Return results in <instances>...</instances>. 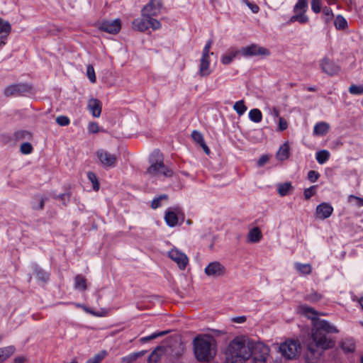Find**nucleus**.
Listing matches in <instances>:
<instances>
[{
	"label": "nucleus",
	"instance_id": "f257e3e1",
	"mask_svg": "<svg viewBox=\"0 0 363 363\" xmlns=\"http://www.w3.org/2000/svg\"><path fill=\"white\" fill-rule=\"evenodd\" d=\"M302 311L312 320L311 334L303 342V358L306 363H318L323 352L335 346L331 335L339 330L328 321L316 317L313 308L303 306Z\"/></svg>",
	"mask_w": 363,
	"mask_h": 363
},
{
	"label": "nucleus",
	"instance_id": "f03ea898",
	"mask_svg": "<svg viewBox=\"0 0 363 363\" xmlns=\"http://www.w3.org/2000/svg\"><path fill=\"white\" fill-rule=\"evenodd\" d=\"M249 339L243 337L234 338L225 351L227 363H245L250 357Z\"/></svg>",
	"mask_w": 363,
	"mask_h": 363
},
{
	"label": "nucleus",
	"instance_id": "7ed1b4c3",
	"mask_svg": "<svg viewBox=\"0 0 363 363\" xmlns=\"http://www.w3.org/2000/svg\"><path fill=\"white\" fill-rule=\"evenodd\" d=\"M193 345L195 357L199 362H208L216 354V341L211 335H198Z\"/></svg>",
	"mask_w": 363,
	"mask_h": 363
},
{
	"label": "nucleus",
	"instance_id": "20e7f679",
	"mask_svg": "<svg viewBox=\"0 0 363 363\" xmlns=\"http://www.w3.org/2000/svg\"><path fill=\"white\" fill-rule=\"evenodd\" d=\"M150 166L147 169V173L152 176H158L160 174L166 177H170L173 175V171L166 167L163 162V157L159 150H155L150 157Z\"/></svg>",
	"mask_w": 363,
	"mask_h": 363
},
{
	"label": "nucleus",
	"instance_id": "39448f33",
	"mask_svg": "<svg viewBox=\"0 0 363 363\" xmlns=\"http://www.w3.org/2000/svg\"><path fill=\"white\" fill-rule=\"evenodd\" d=\"M281 355L286 359H294L300 354L301 346L298 340L289 339L279 346Z\"/></svg>",
	"mask_w": 363,
	"mask_h": 363
},
{
	"label": "nucleus",
	"instance_id": "423d86ee",
	"mask_svg": "<svg viewBox=\"0 0 363 363\" xmlns=\"http://www.w3.org/2000/svg\"><path fill=\"white\" fill-rule=\"evenodd\" d=\"M249 345L250 349V357L255 363H264L269 352L267 346L262 342H254L249 340Z\"/></svg>",
	"mask_w": 363,
	"mask_h": 363
},
{
	"label": "nucleus",
	"instance_id": "0eeeda50",
	"mask_svg": "<svg viewBox=\"0 0 363 363\" xmlns=\"http://www.w3.org/2000/svg\"><path fill=\"white\" fill-rule=\"evenodd\" d=\"M160 27V22L154 18H147L142 16L141 18H136L133 21V29L142 32L150 28L153 30H157Z\"/></svg>",
	"mask_w": 363,
	"mask_h": 363
},
{
	"label": "nucleus",
	"instance_id": "6e6552de",
	"mask_svg": "<svg viewBox=\"0 0 363 363\" xmlns=\"http://www.w3.org/2000/svg\"><path fill=\"white\" fill-rule=\"evenodd\" d=\"M240 54L245 57L253 56H269L270 51L266 48L262 47L257 44L253 43L240 50Z\"/></svg>",
	"mask_w": 363,
	"mask_h": 363
},
{
	"label": "nucleus",
	"instance_id": "1a4fd4ad",
	"mask_svg": "<svg viewBox=\"0 0 363 363\" xmlns=\"http://www.w3.org/2000/svg\"><path fill=\"white\" fill-rule=\"evenodd\" d=\"M32 87L26 83L13 84L6 86L4 91V94L6 97L23 96L26 93L30 92Z\"/></svg>",
	"mask_w": 363,
	"mask_h": 363
},
{
	"label": "nucleus",
	"instance_id": "9d476101",
	"mask_svg": "<svg viewBox=\"0 0 363 363\" xmlns=\"http://www.w3.org/2000/svg\"><path fill=\"white\" fill-rule=\"evenodd\" d=\"M226 272L225 267L218 261L210 262L204 269L206 275L212 278L223 277Z\"/></svg>",
	"mask_w": 363,
	"mask_h": 363
},
{
	"label": "nucleus",
	"instance_id": "9b49d317",
	"mask_svg": "<svg viewBox=\"0 0 363 363\" xmlns=\"http://www.w3.org/2000/svg\"><path fill=\"white\" fill-rule=\"evenodd\" d=\"M162 7V3L161 0H150V2L143 8L141 16L147 18H154L160 13Z\"/></svg>",
	"mask_w": 363,
	"mask_h": 363
},
{
	"label": "nucleus",
	"instance_id": "f8f14e48",
	"mask_svg": "<svg viewBox=\"0 0 363 363\" xmlns=\"http://www.w3.org/2000/svg\"><path fill=\"white\" fill-rule=\"evenodd\" d=\"M96 155L104 167L113 168L116 166L117 158L115 155L111 154L104 150H99L96 151Z\"/></svg>",
	"mask_w": 363,
	"mask_h": 363
},
{
	"label": "nucleus",
	"instance_id": "ddd939ff",
	"mask_svg": "<svg viewBox=\"0 0 363 363\" xmlns=\"http://www.w3.org/2000/svg\"><path fill=\"white\" fill-rule=\"evenodd\" d=\"M168 256L171 259L177 263L178 267L182 270H184L189 263L187 256L177 249L171 250L168 252Z\"/></svg>",
	"mask_w": 363,
	"mask_h": 363
},
{
	"label": "nucleus",
	"instance_id": "4468645a",
	"mask_svg": "<svg viewBox=\"0 0 363 363\" xmlns=\"http://www.w3.org/2000/svg\"><path fill=\"white\" fill-rule=\"evenodd\" d=\"M320 65L322 71L329 76L336 75L340 71V66L328 57L322 59Z\"/></svg>",
	"mask_w": 363,
	"mask_h": 363
},
{
	"label": "nucleus",
	"instance_id": "2eb2a0df",
	"mask_svg": "<svg viewBox=\"0 0 363 363\" xmlns=\"http://www.w3.org/2000/svg\"><path fill=\"white\" fill-rule=\"evenodd\" d=\"M121 28V21L118 18L110 21H104L99 26V29L110 34L118 33Z\"/></svg>",
	"mask_w": 363,
	"mask_h": 363
},
{
	"label": "nucleus",
	"instance_id": "dca6fc26",
	"mask_svg": "<svg viewBox=\"0 0 363 363\" xmlns=\"http://www.w3.org/2000/svg\"><path fill=\"white\" fill-rule=\"evenodd\" d=\"M333 212V206L328 203H321L316 207V217L320 220L329 218Z\"/></svg>",
	"mask_w": 363,
	"mask_h": 363
},
{
	"label": "nucleus",
	"instance_id": "f3484780",
	"mask_svg": "<svg viewBox=\"0 0 363 363\" xmlns=\"http://www.w3.org/2000/svg\"><path fill=\"white\" fill-rule=\"evenodd\" d=\"M88 109L95 118L100 116L101 113V103L97 99H91L88 101Z\"/></svg>",
	"mask_w": 363,
	"mask_h": 363
},
{
	"label": "nucleus",
	"instance_id": "a211bd4d",
	"mask_svg": "<svg viewBox=\"0 0 363 363\" xmlns=\"http://www.w3.org/2000/svg\"><path fill=\"white\" fill-rule=\"evenodd\" d=\"M211 72L209 56L202 55L199 66V74L201 77H207Z\"/></svg>",
	"mask_w": 363,
	"mask_h": 363
},
{
	"label": "nucleus",
	"instance_id": "6ab92c4d",
	"mask_svg": "<svg viewBox=\"0 0 363 363\" xmlns=\"http://www.w3.org/2000/svg\"><path fill=\"white\" fill-rule=\"evenodd\" d=\"M179 208H175L174 211L168 210L164 216V220L169 227H174L178 223V217L177 213L179 212Z\"/></svg>",
	"mask_w": 363,
	"mask_h": 363
},
{
	"label": "nucleus",
	"instance_id": "aec40b11",
	"mask_svg": "<svg viewBox=\"0 0 363 363\" xmlns=\"http://www.w3.org/2000/svg\"><path fill=\"white\" fill-rule=\"evenodd\" d=\"M340 347L345 352L351 353L355 350V342L352 338H345L341 341Z\"/></svg>",
	"mask_w": 363,
	"mask_h": 363
},
{
	"label": "nucleus",
	"instance_id": "412c9836",
	"mask_svg": "<svg viewBox=\"0 0 363 363\" xmlns=\"http://www.w3.org/2000/svg\"><path fill=\"white\" fill-rule=\"evenodd\" d=\"M74 289L84 291L87 289L86 279L82 274H77L74 277Z\"/></svg>",
	"mask_w": 363,
	"mask_h": 363
},
{
	"label": "nucleus",
	"instance_id": "4be33fe9",
	"mask_svg": "<svg viewBox=\"0 0 363 363\" xmlns=\"http://www.w3.org/2000/svg\"><path fill=\"white\" fill-rule=\"evenodd\" d=\"M262 238L261 230L257 227L252 228L247 235L248 241L253 243L258 242Z\"/></svg>",
	"mask_w": 363,
	"mask_h": 363
},
{
	"label": "nucleus",
	"instance_id": "5701e85b",
	"mask_svg": "<svg viewBox=\"0 0 363 363\" xmlns=\"http://www.w3.org/2000/svg\"><path fill=\"white\" fill-rule=\"evenodd\" d=\"M329 125L325 122H319L316 123L313 128V135H324L329 130Z\"/></svg>",
	"mask_w": 363,
	"mask_h": 363
},
{
	"label": "nucleus",
	"instance_id": "b1692460",
	"mask_svg": "<svg viewBox=\"0 0 363 363\" xmlns=\"http://www.w3.org/2000/svg\"><path fill=\"white\" fill-rule=\"evenodd\" d=\"M295 21L304 24L308 21V17L306 15V12L301 11L295 13V14L289 18L288 23H292Z\"/></svg>",
	"mask_w": 363,
	"mask_h": 363
},
{
	"label": "nucleus",
	"instance_id": "393cba45",
	"mask_svg": "<svg viewBox=\"0 0 363 363\" xmlns=\"http://www.w3.org/2000/svg\"><path fill=\"white\" fill-rule=\"evenodd\" d=\"M289 156V146L287 143L283 144L277 152V157L280 161L286 160Z\"/></svg>",
	"mask_w": 363,
	"mask_h": 363
},
{
	"label": "nucleus",
	"instance_id": "a878e982",
	"mask_svg": "<svg viewBox=\"0 0 363 363\" xmlns=\"http://www.w3.org/2000/svg\"><path fill=\"white\" fill-rule=\"evenodd\" d=\"M238 54L240 50H230L221 57V62L223 65H229Z\"/></svg>",
	"mask_w": 363,
	"mask_h": 363
},
{
	"label": "nucleus",
	"instance_id": "bb28decb",
	"mask_svg": "<svg viewBox=\"0 0 363 363\" xmlns=\"http://www.w3.org/2000/svg\"><path fill=\"white\" fill-rule=\"evenodd\" d=\"M14 352L15 347L12 345L0 348V362L7 359Z\"/></svg>",
	"mask_w": 363,
	"mask_h": 363
},
{
	"label": "nucleus",
	"instance_id": "cd10ccee",
	"mask_svg": "<svg viewBox=\"0 0 363 363\" xmlns=\"http://www.w3.org/2000/svg\"><path fill=\"white\" fill-rule=\"evenodd\" d=\"M164 351V347L159 346L157 347L149 356L148 362L150 363H156L159 361L160 357L162 355Z\"/></svg>",
	"mask_w": 363,
	"mask_h": 363
},
{
	"label": "nucleus",
	"instance_id": "c85d7f7f",
	"mask_svg": "<svg viewBox=\"0 0 363 363\" xmlns=\"http://www.w3.org/2000/svg\"><path fill=\"white\" fill-rule=\"evenodd\" d=\"M294 267L301 274L307 275L310 274L312 271V267L310 264H301L300 262H296Z\"/></svg>",
	"mask_w": 363,
	"mask_h": 363
},
{
	"label": "nucleus",
	"instance_id": "c756f323",
	"mask_svg": "<svg viewBox=\"0 0 363 363\" xmlns=\"http://www.w3.org/2000/svg\"><path fill=\"white\" fill-rule=\"evenodd\" d=\"M33 269L38 280L46 282L49 279L48 273L40 269L37 264H34Z\"/></svg>",
	"mask_w": 363,
	"mask_h": 363
},
{
	"label": "nucleus",
	"instance_id": "7c9ffc66",
	"mask_svg": "<svg viewBox=\"0 0 363 363\" xmlns=\"http://www.w3.org/2000/svg\"><path fill=\"white\" fill-rule=\"evenodd\" d=\"M11 30V26L7 21H4L0 18V34L6 35V37L9 35Z\"/></svg>",
	"mask_w": 363,
	"mask_h": 363
},
{
	"label": "nucleus",
	"instance_id": "2f4dec72",
	"mask_svg": "<svg viewBox=\"0 0 363 363\" xmlns=\"http://www.w3.org/2000/svg\"><path fill=\"white\" fill-rule=\"evenodd\" d=\"M250 119L255 123H259L262 119V114L259 109L253 108L249 112Z\"/></svg>",
	"mask_w": 363,
	"mask_h": 363
},
{
	"label": "nucleus",
	"instance_id": "473e14b6",
	"mask_svg": "<svg viewBox=\"0 0 363 363\" xmlns=\"http://www.w3.org/2000/svg\"><path fill=\"white\" fill-rule=\"evenodd\" d=\"M330 157V152L326 150H323L316 152V160L320 164L326 162Z\"/></svg>",
	"mask_w": 363,
	"mask_h": 363
},
{
	"label": "nucleus",
	"instance_id": "72a5a7b5",
	"mask_svg": "<svg viewBox=\"0 0 363 363\" xmlns=\"http://www.w3.org/2000/svg\"><path fill=\"white\" fill-rule=\"evenodd\" d=\"M334 24L337 30H343L347 27V22L342 15L336 16Z\"/></svg>",
	"mask_w": 363,
	"mask_h": 363
},
{
	"label": "nucleus",
	"instance_id": "f704fd0d",
	"mask_svg": "<svg viewBox=\"0 0 363 363\" xmlns=\"http://www.w3.org/2000/svg\"><path fill=\"white\" fill-rule=\"evenodd\" d=\"M308 9L307 0H298V2L294 7V12L298 13L301 11L306 12Z\"/></svg>",
	"mask_w": 363,
	"mask_h": 363
},
{
	"label": "nucleus",
	"instance_id": "c9c22d12",
	"mask_svg": "<svg viewBox=\"0 0 363 363\" xmlns=\"http://www.w3.org/2000/svg\"><path fill=\"white\" fill-rule=\"evenodd\" d=\"M233 109L237 112L239 116H242L247 111V106L244 104L243 100L238 101L235 103Z\"/></svg>",
	"mask_w": 363,
	"mask_h": 363
},
{
	"label": "nucleus",
	"instance_id": "e433bc0d",
	"mask_svg": "<svg viewBox=\"0 0 363 363\" xmlns=\"http://www.w3.org/2000/svg\"><path fill=\"white\" fill-rule=\"evenodd\" d=\"M167 333H168V331H161V332H158V333H154L151 334L150 335L141 337L140 339V342L142 343H145V342H147L152 340H154L158 337L163 336Z\"/></svg>",
	"mask_w": 363,
	"mask_h": 363
},
{
	"label": "nucleus",
	"instance_id": "4c0bfd02",
	"mask_svg": "<svg viewBox=\"0 0 363 363\" xmlns=\"http://www.w3.org/2000/svg\"><path fill=\"white\" fill-rule=\"evenodd\" d=\"M291 188L292 186L290 182L280 184L278 186V193L281 196H286Z\"/></svg>",
	"mask_w": 363,
	"mask_h": 363
},
{
	"label": "nucleus",
	"instance_id": "58836bf2",
	"mask_svg": "<svg viewBox=\"0 0 363 363\" xmlns=\"http://www.w3.org/2000/svg\"><path fill=\"white\" fill-rule=\"evenodd\" d=\"M168 196L167 194H162L152 200L151 207L153 209H156L161 206L162 200H167Z\"/></svg>",
	"mask_w": 363,
	"mask_h": 363
},
{
	"label": "nucleus",
	"instance_id": "ea45409f",
	"mask_svg": "<svg viewBox=\"0 0 363 363\" xmlns=\"http://www.w3.org/2000/svg\"><path fill=\"white\" fill-rule=\"evenodd\" d=\"M86 76L91 83H95L96 78L94 67L91 65H89L86 67Z\"/></svg>",
	"mask_w": 363,
	"mask_h": 363
},
{
	"label": "nucleus",
	"instance_id": "a19ab883",
	"mask_svg": "<svg viewBox=\"0 0 363 363\" xmlns=\"http://www.w3.org/2000/svg\"><path fill=\"white\" fill-rule=\"evenodd\" d=\"M349 92L354 95H361L363 94V85L352 84L349 87Z\"/></svg>",
	"mask_w": 363,
	"mask_h": 363
},
{
	"label": "nucleus",
	"instance_id": "79ce46f5",
	"mask_svg": "<svg viewBox=\"0 0 363 363\" xmlns=\"http://www.w3.org/2000/svg\"><path fill=\"white\" fill-rule=\"evenodd\" d=\"M88 179L93 184V189L95 191H98L99 189V184L97 180L96 176L94 172H89L87 174Z\"/></svg>",
	"mask_w": 363,
	"mask_h": 363
},
{
	"label": "nucleus",
	"instance_id": "37998d69",
	"mask_svg": "<svg viewBox=\"0 0 363 363\" xmlns=\"http://www.w3.org/2000/svg\"><path fill=\"white\" fill-rule=\"evenodd\" d=\"M191 137L194 142L199 144L200 145L205 142L203 135L197 130H194L192 132Z\"/></svg>",
	"mask_w": 363,
	"mask_h": 363
},
{
	"label": "nucleus",
	"instance_id": "c03bdc74",
	"mask_svg": "<svg viewBox=\"0 0 363 363\" xmlns=\"http://www.w3.org/2000/svg\"><path fill=\"white\" fill-rule=\"evenodd\" d=\"M56 122L60 126H66L69 124L70 121L66 116H60L57 117Z\"/></svg>",
	"mask_w": 363,
	"mask_h": 363
},
{
	"label": "nucleus",
	"instance_id": "a18cd8bd",
	"mask_svg": "<svg viewBox=\"0 0 363 363\" xmlns=\"http://www.w3.org/2000/svg\"><path fill=\"white\" fill-rule=\"evenodd\" d=\"M21 152L23 154H30L33 151V147L30 143H23L20 147Z\"/></svg>",
	"mask_w": 363,
	"mask_h": 363
},
{
	"label": "nucleus",
	"instance_id": "49530a36",
	"mask_svg": "<svg viewBox=\"0 0 363 363\" xmlns=\"http://www.w3.org/2000/svg\"><path fill=\"white\" fill-rule=\"evenodd\" d=\"M311 9L315 13H320V10H321L320 0H312L311 1Z\"/></svg>",
	"mask_w": 363,
	"mask_h": 363
},
{
	"label": "nucleus",
	"instance_id": "de8ad7c7",
	"mask_svg": "<svg viewBox=\"0 0 363 363\" xmlns=\"http://www.w3.org/2000/svg\"><path fill=\"white\" fill-rule=\"evenodd\" d=\"M323 13L326 16V18H325L326 22H328L330 20H332V18L333 17V13L332 9L330 7H327V6L324 7L323 9Z\"/></svg>",
	"mask_w": 363,
	"mask_h": 363
},
{
	"label": "nucleus",
	"instance_id": "09e8293b",
	"mask_svg": "<svg viewBox=\"0 0 363 363\" xmlns=\"http://www.w3.org/2000/svg\"><path fill=\"white\" fill-rule=\"evenodd\" d=\"M353 200L355 201V205L357 206H363V198H360L354 195H350L348 197V201L351 202Z\"/></svg>",
	"mask_w": 363,
	"mask_h": 363
},
{
	"label": "nucleus",
	"instance_id": "8fccbe9b",
	"mask_svg": "<svg viewBox=\"0 0 363 363\" xmlns=\"http://www.w3.org/2000/svg\"><path fill=\"white\" fill-rule=\"evenodd\" d=\"M88 131L89 133H97L99 131V127L96 122H91L88 125Z\"/></svg>",
	"mask_w": 363,
	"mask_h": 363
},
{
	"label": "nucleus",
	"instance_id": "3c124183",
	"mask_svg": "<svg viewBox=\"0 0 363 363\" xmlns=\"http://www.w3.org/2000/svg\"><path fill=\"white\" fill-rule=\"evenodd\" d=\"M69 194L65 193L55 196L54 198L60 200L64 205H66L67 202L69 201Z\"/></svg>",
	"mask_w": 363,
	"mask_h": 363
},
{
	"label": "nucleus",
	"instance_id": "603ef678",
	"mask_svg": "<svg viewBox=\"0 0 363 363\" xmlns=\"http://www.w3.org/2000/svg\"><path fill=\"white\" fill-rule=\"evenodd\" d=\"M319 176H320V174L317 172H315L314 170H311L308 173V179L311 182H316L318 179Z\"/></svg>",
	"mask_w": 363,
	"mask_h": 363
},
{
	"label": "nucleus",
	"instance_id": "864d4df0",
	"mask_svg": "<svg viewBox=\"0 0 363 363\" xmlns=\"http://www.w3.org/2000/svg\"><path fill=\"white\" fill-rule=\"evenodd\" d=\"M74 305L77 307H78V308H82L84 311H86L88 313L92 314V315H94L95 316H100L101 315L98 313L94 311L93 310H91V308L86 307L84 305H82L81 303H74Z\"/></svg>",
	"mask_w": 363,
	"mask_h": 363
},
{
	"label": "nucleus",
	"instance_id": "5fc2aeb1",
	"mask_svg": "<svg viewBox=\"0 0 363 363\" xmlns=\"http://www.w3.org/2000/svg\"><path fill=\"white\" fill-rule=\"evenodd\" d=\"M243 2L251 9L252 13H258L259 9L257 4L250 2L248 0H243Z\"/></svg>",
	"mask_w": 363,
	"mask_h": 363
},
{
	"label": "nucleus",
	"instance_id": "6e6d98bb",
	"mask_svg": "<svg viewBox=\"0 0 363 363\" xmlns=\"http://www.w3.org/2000/svg\"><path fill=\"white\" fill-rule=\"evenodd\" d=\"M46 198L40 197L38 199L39 203L38 205L33 204V208L35 210H42L44 208Z\"/></svg>",
	"mask_w": 363,
	"mask_h": 363
},
{
	"label": "nucleus",
	"instance_id": "4d7b16f0",
	"mask_svg": "<svg viewBox=\"0 0 363 363\" xmlns=\"http://www.w3.org/2000/svg\"><path fill=\"white\" fill-rule=\"evenodd\" d=\"M104 355L101 354H96L94 357L89 359L86 363H100L103 359Z\"/></svg>",
	"mask_w": 363,
	"mask_h": 363
},
{
	"label": "nucleus",
	"instance_id": "13d9d810",
	"mask_svg": "<svg viewBox=\"0 0 363 363\" xmlns=\"http://www.w3.org/2000/svg\"><path fill=\"white\" fill-rule=\"evenodd\" d=\"M315 186H313L304 190V197L306 199H309L314 194V189Z\"/></svg>",
	"mask_w": 363,
	"mask_h": 363
},
{
	"label": "nucleus",
	"instance_id": "bf43d9fd",
	"mask_svg": "<svg viewBox=\"0 0 363 363\" xmlns=\"http://www.w3.org/2000/svg\"><path fill=\"white\" fill-rule=\"evenodd\" d=\"M212 45V40H209L203 48L202 55L209 56V51Z\"/></svg>",
	"mask_w": 363,
	"mask_h": 363
},
{
	"label": "nucleus",
	"instance_id": "052dcab7",
	"mask_svg": "<svg viewBox=\"0 0 363 363\" xmlns=\"http://www.w3.org/2000/svg\"><path fill=\"white\" fill-rule=\"evenodd\" d=\"M288 127V124H287V122L283 118H279V129L280 131H283L284 130H286Z\"/></svg>",
	"mask_w": 363,
	"mask_h": 363
},
{
	"label": "nucleus",
	"instance_id": "680f3d73",
	"mask_svg": "<svg viewBox=\"0 0 363 363\" xmlns=\"http://www.w3.org/2000/svg\"><path fill=\"white\" fill-rule=\"evenodd\" d=\"M269 158L268 155H262L257 161V165L259 167H262L269 161Z\"/></svg>",
	"mask_w": 363,
	"mask_h": 363
},
{
	"label": "nucleus",
	"instance_id": "e2e57ef3",
	"mask_svg": "<svg viewBox=\"0 0 363 363\" xmlns=\"http://www.w3.org/2000/svg\"><path fill=\"white\" fill-rule=\"evenodd\" d=\"M135 360V357L133 354L131 353L128 356L122 358V363H132Z\"/></svg>",
	"mask_w": 363,
	"mask_h": 363
},
{
	"label": "nucleus",
	"instance_id": "0e129e2a",
	"mask_svg": "<svg viewBox=\"0 0 363 363\" xmlns=\"http://www.w3.org/2000/svg\"><path fill=\"white\" fill-rule=\"evenodd\" d=\"M320 298V296L317 294H309L307 296V299L312 302L318 301Z\"/></svg>",
	"mask_w": 363,
	"mask_h": 363
},
{
	"label": "nucleus",
	"instance_id": "69168bd1",
	"mask_svg": "<svg viewBox=\"0 0 363 363\" xmlns=\"http://www.w3.org/2000/svg\"><path fill=\"white\" fill-rule=\"evenodd\" d=\"M146 353V351L145 350H142V351H140V352H133V355L135 357V360L139 358V357H141L143 356H144Z\"/></svg>",
	"mask_w": 363,
	"mask_h": 363
},
{
	"label": "nucleus",
	"instance_id": "338daca9",
	"mask_svg": "<svg viewBox=\"0 0 363 363\" xmlns=\"http://www.w3.org/2000/svg\"><path fill=\"white\" fill-rule=\"evenodd\" d=\"M246 320L245 316H239L233 318V321L238 323H244Z\"/></svg>",
	"mask_w": 363,
	"mask_h": 363
},
{
	"label": "nucleus",
	"instance_id": "774afa93",
	"mask_svg": "<svg viewBox=\"0 0 363 363\" xmlns=\"http://www.w3.org/2000/svg\"><path fill=\"white\" fill-rule=\"evenodd\" d=\"M26 133H27L26 131H23V130L17 131L15 133V136L17 139H21L23 138V136Z\"/></svg>",
	"mask_w": 363,
	"mask_h": 363
}]
</instances>
